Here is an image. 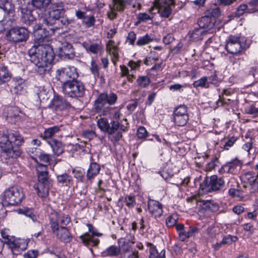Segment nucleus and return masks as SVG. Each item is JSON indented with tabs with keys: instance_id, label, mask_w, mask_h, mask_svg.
<instances>
[{
	"instance_id": "nucleus-1",
	"label": "nucleus",
	"mask_w": 258,
	"mask_h": 258,
	"mask_svg": "<svg viewBox=\"0 0 258 258\" xmlns=\"http://www.w3.org/2000/svg\"><path fill=\"white\" fill-rule=\"evenodd\" d=\"M46 29V28L42 29L40 23L35 24L33 26L34 44L28 51L30 61L37 67L36 71L41 75L49 71L54 58L52 48L45 43L48 40V36L52 35L49 29Z\"/></svg>"
},
{
	"instance_id": "nucleus-2",
	"label": "nucleus",
	"mask_w": 258,
	"mask_h": 258,
	"mask_svg": "<svg viewBox=\"0 0 258 258\" xmlns=\"http://www.w3.org/2000/svg\"><path fill=\"white\" fill-rule=\"evenodd\" d=\"M24 142V138L19 132L3 128L0 130V148L9 157L16 158L21 155L20 151L15 149L14 146H20Z\"/></svg>"
},
{
	"instance_id": "nucleus-3",
	"label": "nucleus",
	"mask_w": 258,
	"mask_h": 258,
	"mask_svg": "<svg viewBox=\"0 0 258 258\" xmlns=\"http://www.w3.org/2000/svg\"><path fill=\"white\" fill-rule=\"evenodd\" d=\"M117 100V96L114 93L104 92L100 94L94 102V109L96 112L106 116L113 113L114 108L110 105L114 104Z\"/></svg>"
},
{
	"instance_id": "nucleus-4",
	"label": "nucleus",
	"mask_w": 258,
	"mask_h": 258,
	"mask_svg": "<svg viewBox=\"0 0 258 258\" xmlns=\"http://www.w3.org/2000/svg\"><path fill=\"white\" fill-rule=\"evenodd\" d=\"M98 127L103 132H106L109 135H113L116 132L117 133L111 139L112 142H116L122 138V133L125 131V127L120 125V123L115 120H112L109 123L108 120L105 118H100L97 121Z\"/></svg>"
},
{
	"instance_id": "nucleus-5",
	"label": "nucleus",
	"mask_w": 258,
	"mask_h": 258,
	"mask_svg": "<svg viewBox=\"0 0 258 258\" xmlns=\"http://www.w3.org/2000/svg\"><path fill=\"white\" fill-rule=\"evenodd\" d=\"M36 170L39 183L36 187V189L39 197L41 198L45 197L48 195L50 187L47 166L38 164L36 167Z\"/></svg>"
},
{
	"instance_id": "nucleus-6",
	"label": "nucleus",
	"mask_w": 258,
	"mask_h": 258,
	"mask_svg": "<svg viewBox=\"0 0 258 258\" xmlns=\"http://www.w3.org/2000/svg\"><path fill=\"white\" fill-rule=\"evenodd\" d=\"M66 10L61 2L52 4L50 7L48 15L42 18V21L48 27L52 26L59 22L61 16L64 15Z\"/></svg>"
},
{
	"instance_id": "nucleus-7",
	"label": "nucleus",
	"mask_w": 258,
	"mask_h": 258,
	"mask_svg": "<svg viewBox=\"0 0 258 258\" xmlns=\"http://www.w3.org/2000/svg\"><path fill=\"white\" fill-rule=\"evenodd\" d=\"M1 198L4 206H14L22 202L24 194L20 188L12 186L5 190Z\"/></svg>"
},
{
	"instance_id": "nucleus-8",
	"label": "nucleus",
	"mask_w": 258,
	"mask_h": 258,
	"mask_svg": "<svg viewBox=\"0 0 258 258\" xmlns=\"http://www.w3.org/2000/svg\"><path fill=\"white\" fill-rule=\"evenodd\" d=\"M224 186V181L221 178L214 175L206 177L200 184L199 191L201 194H206L213 191L220 190Z\"/></svg>"
},
{
	"instance_id": "nucleus-9",
	"label": "nucleus",
	"mask_w": 258,
	"mask_h": 258,
	"mask_svg": "<svg viewBox=\"0 0 258 258\" xmlns=\"http://www.w3.org/2000/svg\"><path fill=\"white\" fill-rule=\"evenodd\" d=\"M33 0H18V10L21 13V21L27 25H31L36 21L32 15Z\"/></svg>"
},
{
	"instance_id": "nucleus-10",
	"label": "nucleus",
	"mask_w": 258,
	"mask_h": 258,
	"mask_svg": "<svg viewBox=\"0 0 258 258\" xmlns=\"http://www.w3.org/2000/svg\"><path fill=\"white\" fill-rule=\"evenodd\" d=\"M63 85V93L69 97L77 98L82 97L86 91L83 83L78 80H72Z\"/></svg>"
},
{
	"instance_id": "nucleus-11",
	"label": "nucleus",
	"mask_w": 258,
	"mask_h": 258,
	"mask_svg": "<svg viewBox=\"0 0 258 258\" xmlns=\"http://www.w3.org/2000/svg\"><path fill=\"white\" fill-rule=\"evenodd\" d=\"M8 41L14 43L26 42L29 38V32L24 27H15L11 28L6 33Z\"/></svg>"
},
{
	"instance_id": "nucleus-12",
	"label": "nucleus",
	"mask_w": 258,
	"mask_h": 258,
	"mask_svg": "<svg viewBox=\"0 0 258 258\" xmlns=\"http://www.w3.org/2000/svg\"><path fill=\"white\" fill-rule=\"evenodd\" d=\"M78 77L77 69L74 67L69 66L57 71L56 78L63 83V85L72 81V80H77Z\"/></svg>"
},
{
	"instance_id": "nucleus-13",
	"label": "nucleus",
	"mask_w": 258,
	"mask_h": 258,
	"mask_svg": "<svg viewBox=\"0 0 258 258\" xmlns=\"http://www.w3.org/2000/svg\"><path fill=\"white\" fill-rule=\"evenodd\" d=\"M6 244L14 255H18L27 249L28 242L24 239L12 238L6 240Z\"/></svg>"
},
{
	"instance_id": "nucleus-14",
	"label": "nucleus",
	"mask_w": 258,
	"mask_h": 258,
	"mask_svg": "<svg viewBox=\"0 0 258 258\" xmlns=\"http://www.w3.org/2000/svg\"><path fill=\"white\" fill-rule=\"evenodd\" d=\"M50 224L51 226H66L71 221L70 217L68 215L58 213L54 211L49 216Z\"/></svg>"
},
{
	"instance_id": "nucleus-15",
	"label": "nucleus",
	"mask_w": 258,
	"mask_h": 258,
	"mask_svg": "<svg viewBox=\"0 0 258 258\" xmlns=\"http://www.w3.org/2000/svg\"><path fill=\"white\" fill-rule=\"evenodd\" d=\"M87 226L89 228V231L92 233V235L88 233H85L80 236V239L82 242L87 246H97L99 243V240L98 239H94L93 236L96 235L98 236H101V233L95 232L94 230V227L91 224H87Z\"/></svg>"
},
{
	"instance_id": "nucleus-16",
	"label": "nucleus",
	"mask_w": 258,
	"mask_h": 258,
	"mask_svg": "<svg viewBox=\"0 0 258 258\" xmlns=\"http://www.w3.org/2000/svg\"><path fill=\"white\" fill-rule=\"evenodd\" d=\"M188 120L186 107L184 105H180L174 111V120L178 126H184Z\"/></svg>"
},
{
	"instance_id": "nucleus-17",
	"label": "nucleus",
	"mask_w": 258,
	"mask_h": 258,
	"mask_svg": "<svg viewBox=\"0 0 258 258\" xmlns=\"http://www.w3.org/2000/svg\"><path fill=\"white\" fill-rule=\"evenodd\" d=\"M225 49L231 54H237L242 50V46L240 41V37L230 35L225 45Z\"/></svg>"
},
{
	"instance_id": "nucleus-18",
	"label": "nucleus",
	"mask_w": 258,
	"mask_h": 258,
	"mask_svg": "<svg viewBox=\"0 0 258 258\" xmlns=\"http://www.w3.org/2000/svg\"><path fill=\"white\" fill-rule=\"evenodd\" d=\"M52 233L60 240L68 242L72 239L71 233L69 229L65 226H50Z\"/></svg>"
},
{
	"instance_id": "nucleus-19",
	"label": "nucleus",
	"mask_w": 258,
	"mask_h": 258,
	"mask_svg": "<svg viewBox=\"0 0 258 258\" xmlns=\"http://www.w3.org/2000/svg\"><path fill=\"white\" fill-rule=\"evenodd\" d=\"M49 107L55 111H61L70 108L71 104L62 97L59 95H54L51 101Z\"/></svg>"
},
{
	"instance_id": "nucleus-20",
	"label": "nucleus",
	"mask_w": 258,
	"mask_h": 258,
	"mask_svg": "<svg viewBox=\"0 0 258 258\" xmlns=\"http://www.w3.org/2000/svg\"><path fill=\"white\" fill-rule=\"evenodd\" d=\"M14 87L11 91L13 94L21 95L26 92V85L24 81L22 78H15L13 79Z\"/></svg>"
},
{
	"instance_id": "nucleus-21",
	"label": "nucleus",
	"mask_w": 258,
	"mask_h": 258,
	"mask_svg": "<svg viewBox=\"0 0 258 258\" xmlns=\"http://www.w3.org/2000/svg\"><path fill=\"white\" fill-rule=\"evenodd\" d=\"M59 56L63 59H72L75 54L72 45L67 43L59 48Z\"/></svg>"
},
{
	"instance_id": "nucleus-22",
	"label": "nucleus",
	"mask_w": 258,
	"mask_h": 258,
	"mask_svg": "<svg viewBox=\"0 0 258 258\" xmlns=\"http://www.w3.org/2000/svg\"><path fill=\"white\" fill-rule=\"evenodd\" d=\"M148 209L155 217H160L163 213L162 205L158 201L150 200L148 204Z\"/></svg>"
},
{
	"instance_id": "nucleus-23",
	"label": "nucleus",
	"mask_w": 258,
	"mask_h": 258,
	"mask_svg": "<svg viewBox=\"0 0 258 258\" xmlns=\"http://www.w3.org/2000/svg\"><path fill=\"white\" fill-rule=\"evenodd\" d=\"M106 50L110 55H112V61L114 65H116V61L119 58V54L118 47L115 45L114 41L109 40L108 41L106 46Z\"/></svg>"
},
{
	"instance_id": "nucleus-24",
	"label": "nucleus",
	"mask_w": 258,
	"mask_h": 258,
	"mask_svg": "<svg viewBox=\"0 0 258 258\" xmlns=\"http://www.w3.org/2000/svg\"><path fill=\"white\" fill-rule=\"evenodd\" d=\"M100 169V166L96 162L91 163L87 172L86 177L87 179L91 181L99 173Z\"/></svg>"
},
{
	"instance_id": "nucleus-25",
	"label": "nucleus",
	"mask_w": 258,
	"mask_h": 258,
	"mask_svg": "<svg viewBox=\"0 0 258 258\" xmlns=\"http://www.w3.org/2000/svg\"><path fill=\"white\" fill-rule=\"evenodd\" d=\"M214 23L215 21L212 22L211 18H209L206 14L198 22V25L200 28H206L209 30H211L214 27Z\"/></svg>"
},
{
	"instance_id": "nucleus-26",
	"label": "nucleus",
	"mask_w": 258,
	"mask_h": 258,
	"mask_svg": "<svg viewBox=\"0 0 258 258\" xmlns=\"http://www.w3.org/2000/svg\"><path fill=\"white\" fill-rule=\"evenodd\" d=\"M241 166L240 161L237 158H235L231 161L227 162L224 165V167L227 168V172L228 173L235 174L237 171V168H240Z\"/></svg>"
},
{
	"instance_id": "nucleus-27",
	"label": "nucleus",
	"mask_w": 258,
	"mask_h": 258,
	"mask_svg": "<svg viewBox=\"0 0 258 258\" xmlns=\"http://www.w3.org/2000/svg\"><path fill=\"white\" fill-rule=\"evenodd\" d=\"M12 75L5 66L0 67V85L8 82L12 78Z\"/></svg>"
},
{
	"instance_id": "nucleus-28",
	"label": "nucleus",
	"mask_w": 258,
	"mask_h": 258,
	"mask_svg": "<svg viewBox=\"0 0 258 258\" xmlns=\"http://www.w3.org/2000/svg\"><path fill=\"white\" fill-rule=\"evenodd\" d=\"M41 144V142L38 139H35L31 141V143L27 148V152L30 155H37L40 151L38 148Z\"/></svg>"
},
{
	"instance_id": "nucleus-29",
	"label": "nucleus",
	"mask_w": 258,
	"mask_h": 258,
	"mask_svg": "<svg viewBox=\"0 0 258 258\" xmlns=\"http://www.w3.org/2000/svg\"><path fill=\"white\" fill-rule=\"evenodd\" d=\"M60 130V126L55 125L45 129L43 134H42L41 136L43 139H50L59 133Z\"/></svg>"
},
{
	"instance_id": "nucleus-30",
	"label": "nucleus",
	"mask_w": 258,
	"mask_h": 258,
	"mask_svg": "<svg viewBox=\"0 0 258 258\" xmlns=\"http://www.w3.org/2000/svg\"><path fill=\"white\" fill-rule=\"evenodd\" d=\"M48 143L55 155L58 156L63 152V146L60 142L53 140L48 142Z\"/></svg>"
},
{
	"instance_id": "nucleus-31",
	"label": "nucleus",
	"mask_w": 258,
	"mask_h": 258,
	"mask_svg": "<svg viewBox=\"0 0 258 258\" xmlns=\"http://www.w3.org/2000/svg\"><path fill=\"white\" fill-rule=\"evenodd\" d=\"M133 0H113L112 11L122 12L126 4H131Z\"/></svg>"
},
{
	"instance_id": "nucleus-32",
	"label": "nucleus",
	"mask_w": 258,
	"mask_h": 258,
	"mask_svg": "<svg viewBox=\"0 0 258 258\" xmlns=\"http://www.w3.org/2000/svg\"><path fill=\"white\" fill-rule=\"evenodd\" d=\"M207 33V31L201 29H195L190 34V37L193 41L202 40L204 36Z\"/></svg>"
},
{
	"instance_id": "nucleus-33",
	"label": "nucleus",
	"mask_w": 258,
	"mask_h": 258,
	"mask_svg": "<svg viewBox=\"0 0 258 258\" xmlns=\"http://www.w3.org/2000/svg\"><path fill=\"white\" fill-rule=\"evenodd\" d=\"M119 252L120 249L117 246L112 245L104 250L102 254L104 256H115L119 254Z\"/></svg>"
},
{
	"instance_id": "nucleus-34",
	"label": "nucleus",
	"mask_w": 258,
	"mask_h": 258,
	"mask_svg": "<svg viewBox=\"0 0 258 258\" xmlns=\"http://www.w3.org/2000/svg\"><path fill=\"white\" fill-rule=\"evenodd\" d=\"M254 11V10L251 11L249 9H248L247 6L246 5L242 4L237 8L236 11L232 14V16L235 17H239L243 15L245 13H250Z\"/></svg>"
},
{
	"instance_id": "nucleus-35",
	"label": "nucleus",
	"mask_w": 258,
	"mask_h": 258,
	"mask_svg": "<svg viewBox=\"0 0 258 258\" xmlns=\"http://www.w3.org/2000/svg\"><path fill=\"white\" fill-rule=\"evenodd\" d=\"M69 23L68 19L62 16H61V18L59 19V22L58 23H56V24L52 26V27L49 28V29L51 31V33L52 34L54 33L55 30H57L60 28H62L63 26L68 25Z\"/></svg>"
},
{
	"instance_id": "nucleus-36",
	"label": "nucleus",
	"mask_w": 258,
	"mask_h": 258,
	"mask_svg": "<svg viewBox=\"0 0 258 258\" xmlns=\"http://www.w3.org/2000/svg\"><path fill=\"white\" fill-rule=\"evenodd\" d=\"M0 8L3 9L4 11L8 14H13L15 11V6L11 1L7 0L6 2L4 3L0 7Z\"/></svg>"
},
{
	"instance_id": "nucleus-37",
	"label": "nucleus",
	"mask_w": 258,
	"mask_h": 258,
	"mask_svg": "<svg viewBox=\"0 0 258 258\" xmlns=\"http://www.w3.org/2000/svg\"><path fill=\"white\" fill-rule=\"evenodd\" d=\"M153 18L152 15H149L146 13H140L137 16V22H136L135 25L138 26L140 23L146 22L149 20H151Z\"/></svg>"
},
{
	"instance_id": "nucleus-38",
	"label": "nucleus",
	"mask_w": 258,
	"mask_h": 258,
	"mask_svg": "<svg viewBox=\"0 0 258 258\" xmlns=\"http://www.w3.org/2000/svg\"><path fill=\"white\" fill-rule=\"evenodd\" d=\"M51 2V0H33L34 7L38 9L46 8Z\"/></svg>"
},
{
	"instance_id": "nucleus-39",
	"label": "nucleus",
	"mask_w": 258,
	"mask_h": 258,
	"mask_svg": "<svg viewBox=\"0 0 258 258\" xmlns=\"http://www.w3.org/2000/svg\"><path fill=\"white\" fill-rule=\"evenodd\" d=\"M159 8L160 11V15L162 17L168 18L171 14L172 10L170 8V6L164 5L160 6L159 5H156Z\"/></svg>"
},
{
	"instance_id": "nucleus-40",
	"label": "nucleus",
	"mask_w": 258,
	"mask_h": 258,
	"mask_svg": "<svg viewBox=\"0 0 258 258\" xmlns=\"http://www.w3.org/2000/svg\"><path fill=\"white\" fill-rule=\"evenodd\" d=\"M149 258H165V251L162 250L160 253H158L157 250L154 246H151L150 248Z\"/></svg>"
},
{
	"instance_id": "nucleus-41",
	"label": "nucleus",
	"mask_w": 258,
	"mask_h": 258,
	"mask_svg": "<svg viewBox=\"0 0 258 258\" xmlns=\"http://www.w3.org/2000/svg\"><path fill=\"white\" fill-rule=\"evenodd\" d=\"M153 39L148 34L139 37L137 41V45L142 46L149 44L153 41Z\"/></svg>"
},
{
	"instance_id": "nucleus-42",
	"label": "nucleus",
	"mask_w": 258,
	"mask_h": 258,
	"mask_svg": "<svg viewBox=\"0 0 258 258\" xmlns=\"http://www.w3.org/2000/svg\"><path fill=\"white\" fill-rule=\"evenodd\" d=\"M21 213L26 216L29 217L33 222H37L38 216L35 214L32 209L28 208L21 210Z\"/></svg>"
},
{
	"instance_id": "nucleus-43",
	"label": "nucleus",
	"mask_w": 258,
	"mask_h": 258,
	"mask_svg": "<svg viewBox=\"0 0 258 258\" xmlns=\"http://www.w3.org/2000/svg\"><path fill=\"white\" fill-rule=\"evenodd\" d=\"M209 83L208 82V79L206 77H203L200 79L196 81L193 83V86L195 88L198 87H209Z\"/></svg>"
},
{
	"instance_id": "nucleus-44",
	"label": "nucleus",
	"mask_w": 258,
	"mask_h": 258,
	"mask_svg": "<svg viewBox=\"0 0 258 258\" xmlns=\"http://www.w3.org/2000/svg\"><path fill=\"white\" fill-rule=\"evenodd\" d=\"M57 180L58 183L67 185L72 181V177L66 173H64L57 175Z\"/></svg>"
},
{
	"instance_id": "nucleus-45",
	"label": "nucleus",
	"mask_w": 258,
	"mask_h": 258,
	"mask_svg": "<svg viewBox=\"0 0 258 258\" xmlns=\"http://www.w3.org/2000/svg\"><path fill=\"white\" fill-rule=\"evenodd\" d=\"M103 49V47L101 44L97 43H93L90 45L87 50L90 51L93 54H97L101 51Z\"/></svg>"
},
{
	"instance_id": "nucleus-46",
	"label": "nucleus",
	"mask_w": 258,
	"mask_h": 258,
	"mask_svg": "<svg viewBox=\"0 0 258 258\" xmlns=\"http://www.w3.org/2000/svg\"><path fill=\"white\" fill-rule=\"evenodd\" d=\"M245 112L247 114L255 116L258 114V104L255 103L245 108Z\"/></svg>"
},
{
	"instance_id": "nucleus-47",
	"label": "nucleus",
	"mask_w": 258,
	"mask_h": 258,
	"mask_svg": "<svg viewBox=\"0 0 258 258\" xmlns=\"http://www.w3.org/2000/svg\"><path fill=\"white\" fill-rule=\"evenodd\" d=\"M220 10L219 8L211 9L207 11L205 14L210 18H217L220 15Z\"/></svg>"
},
{
	"instance_id": "nucleus-48",
	"label": "nucleus",
	"mask_w": 258,
	"mask_h": 258,
	"mask_svg": "<svg viewBox=\"0 0 258 258\" xmlns=\"http://www.w3.org/2000/svg\"><path fill=\"white\" fill-rule=\"evenodd\" d=\"M137 82L139 86L146 87L150 83V79L147 76H140L137 79Z\"/></svg>"
},
{
	"instance_id": "nucleus-49",
	"label": "nucleus",
	"mask_w": 258,
	"mask_h": 258,
	"mask_svg": "<svg viewBox=\"0 0 258 258\" xmlns=\"http://www.w3.org/2000/svg\"><path fill=\"white\" fill-rule=\"evenodd\" d=\"M124 201L126 206L129 208H133L136 204V200L134 196H126L124 197Z\"/></svg>"
},
{
	"instance_id": "nucleus-50",
	"label": "nucleus",
	"mask_w": 258,
	"mask_h": 258,
	"mask_svg": "<svg viewBox=\"0 0 258 258\" xmlns=\"http://www.w3.org/2000/svg\"><path fill=\"white\" fill-rule=\"evenodd\" d=\"M177 220V216L176 215H171L168 216L166 220V225L169 227H172L175 225Z\"/></svg>"
},
{
	"instance_id": "nucleus-51",
	"label": "nucleus",
	"mask_w": 258,
	"mask_h": 258,
	"mask_svg": "<svg viewBox=\"0 0 258 258\" xmlns=\"http://www.w3.org/2000/svg\"><path fill=\"white\" fill-rule=\"evenodd\" d=\"M137 135L138 138L145 139L148 135V132L144 126H140L137 132Z\"/></svg>"
},
{
	"instance_id": "nucleus-52",
	"label": "nucleus",
	"mask_w": 258,
	"mask_h": 258,
	"mask_svg": "<svg viewBox=\"0 0 258 258\" xmlns=\"http://www.w3.org/2000/svg\"><path fill=\"white\" fill-rule=\"evenodd\" d=\"M237 239L238 238L236 236L228 235L223 238L221 243L223 244H231L232 242H235Z\"/></svg>"
},
{
	"instance_id": "nucleus-53",
	"label": "nucleus",
	"mask_w": 258,
	"mask_h": 258,
	"mask_svg": "<svg viewBox=\"0 0 258 258\" xmlns=\"http://www.w3.org/2000/svg\"><path fill=\"white\" fill-rule=\"evenodd\" d=\"M219 164V161L217 158H214L211 162H209L206 166V169L211 171L214 169L216 166H217Z\"/></svg>"
},
{
	"instance_id": "nucleus-54",
	"label": "nucleus",
	"mask_w": 258,
	"mask_h": 258,
	"mask_svg": "<svg viewBox=\"0 0 258 258\" xmlns=\"http://www.w3.org/2000/svg\"><path fill=\"white\" fill-rule=\"evenodd\" d=\"M39 160L44 163L49 164L50 155L44 153H39L37 154Z\"/></svg>"
},
{
	"instance_id": "nucleus-55",
	"label": "nucleus",
	"mask_w": 258,
	"mask_h": 258,
	"mask_svg": "<svg viewBox=\"0 0 258 258\" xmlns=\"http://www.w3.org/2000/svg\"><path fill=\"white\" fill-rule=\"evenodd\" d=\"M12 109H10L7 116V119L9 122L15 123L19 119V116L17 114H12Z\"/></svg>"
},
{
	"instance_id": "nucleus-56",
	"label": "nucleus",
	"mask_w": 258,
	"mask_h": 258,
	"mask_svg": "<svg viewBox=\"0 0 258 258\" xmlns=\"http://www.w3.org/2000/svg\"><path fill=\"white\" fill-rule=\"evenodd\" d=\"M38 255V251L37 250H30L23 255L24 258H37Z\"/></svg>"
},
{
	"instance_id": "nucleus-57",
	"label": "nucleus",
	"mask_w": 258,
	"mask_h": 258,
	"mask_svg": "<svg viewBox=\"0 0 258 258\" xmlns=\"http://www.w3.org/2000/svg\"><path fill=\"white\" fill-rule=\"evenodd\" d=\"M74 176L76 179L82 180L85 174V172L81 169H74L73 171Z\"/></svg>"
},
{
	"instance_id": "nucleus-58",
	"label": "nucleus",
	"mask_w": 258,
	"mask_h": 258,
	"mask_svg": "<svg viewBox=\"0 0 258 258\" xmlns=\"http://www.w3.org/2000/svg\"><path fill=\"white\" fill-rule=\"evenodd\" d=\"M82 135L85 138L89 140L93 139L95 136V132L90 130L84 131L82 132Z\"/></svg>"
},
{
	"instance_id": "nucleus-59",
	"label": "nucleus",
	"mask_w": 258,
	"mask_h": 258,
	"mask_svg": "<svg viewBox=\"0 0 258 258\" xmlns=\"http://www.w3.org/2000/svg\"><path fill=\"white\" fill-rule=\"evenodd\" d=\"M236 141V139L234 137H232L229 138L224 145V149L228 150L229 148L232 147L233 145Z\"/></svg>"
},
{
	"instance_id": "nucleus-60",
	"label": "nucleus",
	"mask_w": 258,
	"mask_h": 258,
	"mask_svg": "<svg viewBox=\"0 0 258 258\" xmlns=\"http://www.w3.org/2000/svg\"><path fill=\"white\" fill-rule=\"evenodd\" d=\"M91 72L95 75L99 76L98 66L94 60L91 61V67L90 68Z\"/></svg>"
},
{
	"instance_id": "nucleus-61",
	"label": "nucleus",
	"mask_w": 258,
	"mask_h": 258,
	"mask_svg": "<svg viewBox=\"0 0 258 258\" xmlns=\"http://www.w3.org/2000/svg\"><path fill=\"white\" fill-rule=\"evenodd\" d=\"M88 18V20L86 21H83L85 25L88 27H90L94 25V23L95 22V19L93 16H90L87 17Z\"/></svg>"
},
{
	"instance_id": "nucleus-62",
	"label": "nucleus",
	"mask_w": 258,
	"mask_h": 258,
	"mask_svg": "<svg viewBox=\"0 0 258 258\" xmlns=\"http://www.w3.org/2000/svg\"><path fill=\"white\" fill-rule=\"evenodd\" d=\"M136 39V34L134 31H131L128 33L127 40L130 42V44L134 45Z\"/></svg>"
},
{
	"instance_id": "nucleus-63",
	"label": "nucleus",
	"mask_w": 258,
	"mask_h": 258,
	"mask_svg": "<svg viewBox=\"0 0 258 258\" xmlns=\"http://www.w3.org/2000/svg\"><path fill=\"white\" fill-rule=\"evenodd\" d=\"M174 39L173 35L171 34H168L164 37L163 42L164 44L167 45L171 43Z\"/></svg>"
},
{
	"instance_id": "nucleus-64",
	"label": "nucleus",
	"mask_w": 258,
	"mask_h": 258,
	"mask_svg": "<svg viewBox=\"0 0 258 258\" xmlns=\"http://www.w3.org/2000/svg\"><path fill=\"white\" fill-rule=\"evenodd\" d=\"M121 258H139V252L137 250H134L130 254H123Z\"/></svg>"
}]
</instances>
